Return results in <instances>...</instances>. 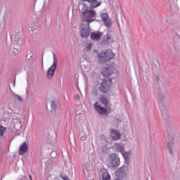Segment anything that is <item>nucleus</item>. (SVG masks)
<instances>
[{
	"label": "nucleus",
	"mask_w": 180,
	"mask_h": 180,
	"mask_svg": "<svg viewBox=\"0 0 180 180\" xmlns=\"http://www.w3.org/2000/svg\"><path fill=\"white\" fill-rule=\"evenodd\" d=\"M79 9L82 12L81 19L82 21V30L80 31L81 37L82 39H88L89 34H91L89 24L96 20V11L84 4H79Z\"/></svg>",
	"instance_id": "obj_1"
},
{
	"label": "nucleus",
	"mask_w": 180,
	"mask_h": 180,
	"mask_svg": "<svg viewBox=\"0 0 180 180\" xmlns=\"http://www.w3.org/2000/svg\"><path fill=\"white\" fill-rule=\"evenodd\" d=\"M115 53L110 49H108L106 51H101L98 54V63H108V61H110V60H113L115 58Z\"/></svg>",
	"instance_id": "obj_2"
},
{
	"label": "nucleus",
	"mask_w": 180,
	"mask_h": 180,
	"mask_svg": "<svg viewBox=\"0 0 180 180\" xmlns=\"http://www.w3.org/2000/svg\"><path fill=\"white\" fill-rule=\"evenodd\" d=\"M112 87V79L105 77L100 84L99 89L103 94H108Z\"/></svg>",
	"instance_id": "obj_3"
},
{
	"label": "nucleus",
	"mask_w": 180,
	"mask_h": 180,
	"mask_svg": "<svg viewBox=\"0 0 180 180\" xmlns=\"http://www.w3.org/2000/svg\"><path fill=\"white\" fill-rule=\"evenodd\" d=\"M53 64L51 66V68L47 70V72H46V77L49 79H51V78H53V77H54V72H56V70L57 69V56L56 55V53L53 54Z\"/></svg>",
	"instance_id": "obj_4"
},
{
	"label": "nucleus",
	"mask_w": 180,
	"mask_h": 180,
	"mask_svg": "<svg viewBox=\"0 0 180 180\" xmlns=\"http://www.w3.org/2000/svg\"><path fill=\"white\" fill-rule=\"evenodd\" d=\"M108 161L110 164H111L112 167H119V164H120V160L119 158L116 156V154L112 153L110 155L108 158Z\"/></svg>",
	"instance_id": "obj_5"
},
{
	"label": "nucleus",
	"mask_w": 180,
	"mask_h": 180,
	"mask_svg": "<svg viewBox=\"0 0 180 180\" xmlns=\"http://www.w3.org/2000/svg\"><path fill=\"white\" fill-rule=\"evenodd\" d=\"M101 18L106 27H112V20L109 18V15H108V13L101 14Z\"/></svg>",
	"instance_id": "obj_6"
},
{
	"label": "nucleus",
	"mask_w": 180,
	"mask_h": 180,
	"mask_svg": "<svg viewBox=\"0 0 180 180\" xmlns=\"http://www.w3.org/2000/svg\"><path fill=\"white\" fill-rule=\"evenodd\" d=\"M94 109L99 113L100 115H108V109L102 108L101 105H98V102H96L94 104Z\"/></svg>",
	"instance_id": "obj_7"
},
{
	"label": "nucleus",
	"mask_w": 180,
	"mask_h": 180,
	"mask_svg": "<svg viewBox=\"0 0 180 180\" xmlns=\"http://www.w3.org/2000/svg\"><path fill=\"white\" fill-rule=\"evenodd\" d=\"M114 147L116 151H117L118 153H122L124 158H127V155L130 154L129 152L124 153V148H123L122 146L119 143L115 144Z\"/></svg>",
	"instance_id": "obj_8"
},
{
	"label": "nucleus",
	"mask_w": 180,
	"mask_h": 180,
	"mask_svg": "<svg viewBox=\"0 0 180 180\" xmlns=\"http://www.w3.org/2000/svg\"><path fill=\"white\" fill-rule=\"evenodd\" d=\"M29 151V146L26 142H24L22 144L20 145L19 148V154L20 155H25L26 153Z\"/></svg>",
	"instance_id": "obj_9"
},
{
	"label": "nucleus",
	"mask_w": 180,
	"mask_h": 180,
	"mask_svg": "<svg viewBox=\"0 0 180 180\" xmlns=\"http://www.w3.org/2000/svg\"><path fill=\"white\" fill-rule=\"evenodd\" d=\"M101 37H102L101 32H91V40L98 41V40H100Z\"/></svg>",
	"instance_id": "obj_10"
},
{
	"label": "nucleus",
	"mask_w": 180,
	"mask_h": 180,
	"mask_svg": "<svg viewBox=\"0 0 180 180\" xmlns=\"http://www.w3.org/2000/svg\"><path fill=\"white\" fill-rule=\"evenodd\" d=\"M89 4H90L91 8H98V6H101L102 5L101 1H98L97 0H89Z\"/></svg>",
	"instance_id": "obj_11"
},
{
	"label": "nucleus",
	"mask_w": 180,
	"mask_h": 180,
	"mask_svg": "<svg viewBox=\"0 0 180 180\" xmlns=\"http://www.w3.org/2000/svg\"><path fill=\"white\" fill-rule=\"evenodd\" d=\"M110 134L112 140H119L120 139V134L117 130L112 129Z\"/></svg>",
	"instance_id": "obj_12"
},
{
	"label": "nucleus",
	"mask_w": 180,
	"mask_h": 180,
	"mask_svg": "<svg viewBox=\"0 0 180 180\" xmlns=\"http://www.w3.org/2000/svg\"><path fill=\"white\" fill-rule=\"evenodd\" d=\"M112 68H103L102 70L101 74L102 75H103L104 77H110V75H112Z\"/></svg>",
	"instance_id": "obj_13"
},
{
	"label": "nucleus",
	"mask_w": 180,
	"mask_h": 180,
	"mask_svg": "<svg viewBox=\"0 0 180 180\" xmlns=\"http://www.w3.org/2000/svg\"><path fill=\"white\" fill-rule=\"evenodd\" d=\"M102 179L103 180H109L110 179V176L109 174V172H108L107 169H103L102 170Z\"/></svg>",
	"instance_id": "obj_14"
},
{
	"label": "nucleus",
	"mask_w": 180,
	"mask_h": 180,
	"mask_svg": "<svg viewBox=\"0 0 180 180\" xmlns=\"http://www.w3.org/2000/svg\"><path fill=\"white\" fill-rule=\"evenodd\" d=\"M4 133H6V127H4L2 124H0V136L2 137Z\"/></svg>",
	"instance_id": "obj_15"
},
{
	"label": "nucleus",
	"mask_w": 180,
	"mask_h": 180,
	"mask_svg": "<svg viewBox=\"0 0 180 180\" xmlns=\"http://www.w3.org/2000/svg\"><path fill=\"white\" fill-rule=\"evenodd\" d=\"M100 101L103 103V105H105V106H108V99H106V97L101 96L100 98Z\"/></svg>",
	"instance_id": "obj_16"
},
{
	"label": "nucleus",
	"mask_w": 180,
	"mask_h": 180,
	"mask_svg": "<svg viewBox=\"0 0 180 180\" xmlns=\"http://www.w3.org/2000/svg\"><path fill=\"white\" fill-rule=\"evenodd\" d=\"M93 46L94 45H92V44H91V43L86 44V49L87 51H89L92 50V46Z\"/></svg>",
	"instance_id": "obj_17"
},
{
	"label": "nucleus",
	"mask_w": 180,
	"mask_h": 180,
	"mask_svg": "<svg viewBox=\"0 0 180 180\" xmlns=\"http://www.w3.org/2000/svg\"><path fill=\"white\" fill-rule=\"evenodd\" d=\"M15 99H17L19 102H22V97L16 94L13 95Z\"/></svg>",
	"instance_id": "obj_18"
},
{
	"label": "nucleus",
	"mask_w": 180,
	"mask_h": 180,
	"mask_svg": "<svg viewBox=\"0 0 180 180\" xmlns=\"http://www.w3.org/2000/svg\"><path fill=\"white\" fill-rule=\"evenodd\" d=\"M51 106L52 109H56V107L57 106L56 101H51Z\"/></svg>",
	"instance_id": "obj_19"
},
{
	"label": "nucleus",
	"mask_w": 180,
	"mask_h": 180,
	"mask_svg": "<svg viewBox=\"0 0 180 180\" xmlns=\"http://www.w3.org/2000/svg\"><path fill=\"white\" fill-rule=\"evenodd\" d=\"M120 174H122V169H120L117 171L116 175H120Z\"/></svg>",
	"instance_id": "obj_20"
},
{
	"label": "nucleus",
	"mask_w": 180,
	"mask_h": 180,
	"mask_svg": "<svg viewBox=\"0 0 180 180\" xmlns=\"http://www.w3.org/2000/svg\"><path fill=\"white\" fill-rule=\"evenodd\" d=\"M105 39H106V40H110V36L109 34H107Z\"/></svg>",
	"instance_id": "obj_21"
},
{
	"label": "nucleus",
	"mask_w": 180,
	"mask_h": 180,
	"mask_svg": "<svg viewBox=\"0 0 180 180\" xmlns=\"http://www.w3.org/2000/svg\"><path fill=\"white\" fill-rule=\"evenodd\" d=\"M168 148H169V151L170 154H172V150L169 147V145L168 146Z\"/></svg>",
	"instance_id": "obj_22"
},
{
	"label": "nucleus",
	"mask_w": 180,
	"mask_h": 180,
	"mask_svg": "<svg viewBox=\"0 0 180 180\" xmlns=\"http://www.w3.org/2000/svg\"><path fill=\"white\" fill-rule=\"evenodd\" d=\"M76 99H79V96H76Z\"/></svg>",
	"instance_id": "obj_23"
},
{
	"label": "nucleus",
	"mask_w": 180,
	"mask_h": 180,
	"mask_svg": "<svg viewBox=\"0 0 180 180\" xmlns=\"http://www.w3.org/2000/svg\"><path fill=\"white\" fill-rule=\"evenodd\" d=\"M30 180H32V175H30Z\"/></svg>",
	"instance_id": "obj_24"
},
{
	"label": "nucleus",
	"mask_w": 180,
	"mask_h": 180,
	"mask_svg": "<svg viewBox=\"0 0 180 180\" xmlns=\"http://www.w3.org/2000/svg\"><path fill=\"white\" fill-rule=\"evenodd\" d=\"M83 1H85L86 2H88L89 0H83Z\"/></svg>",
	"instance_id": "obj_25"
}]
</instances>
